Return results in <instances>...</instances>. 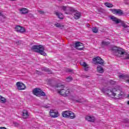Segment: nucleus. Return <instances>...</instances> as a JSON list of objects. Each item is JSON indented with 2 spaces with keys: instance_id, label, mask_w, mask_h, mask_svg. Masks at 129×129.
Here are the masks:
<instances>
[{
  "instance_id": "obj_1",
  "label": "nucleus",
  "mask_w": 129,
  "mask_h": 129,
  "mask_svg": "<svg viewBox=\"0 0 129 129\" xmlns=\"http://www.w3.org/2000/svg\"><path fill=\"white\" fill-rule=\"evenodd\" d=\"M107 93L112 96L115 99H119L123 96V92L118 88H114Z\"/></svg>"
},
{
  "instance_id": "obj_2",
  "label": "nucleus",
  "mask_w": 129,
  "mask_h": 129,
  "mask_svg": "<svg viewBox=\"0 0 129 129\" xmlns=\"http://www.w3.org/2000/svg\"><path fill=\"white\" fill-rule=\"evenodd\" d=\"M57 88V93L62 96H68L70 94V90L60 84H58L55 86Z\"/></svg>"
},
{
  "instance_id": "obj_3",
  "label": "nucleus",
  "mask_w": 129,
  "mask_h": 129,
  "mask_svg": "<svg viewBox=\"0 0 129 129\" xmlns=\"http://www.w3.org/2000/svg\"><path fill=\"white\" fill-rule=\"evenodd\" d=\"M31 50L36 53H38L40 54V55H42V56H47V53L44 51L45 48H44V46L42 45H33L31 47Z\"/></svg>"
},
{
  "instance_id": "obj_4",
  "label": "nucleus",
  "mask_w": 129,
  "mask_h": 129,
  "mask_svg": "<svg viewBox=\"0 0 129 129\" xmlns=\"http://www.w3.org/2000/svg\"><path fill=\"white\" fill-rule=\"evenodd\" d=\"M34 95L40 97V96H46V94L39 88H35L32 90Z\"/></svg>"
},
{
  "instance_id": "obj_5",
  "label": "nucleus",
  "mask_w": 129,
  "mask_h": 129,
  "mask_svg": "<svg viewBox=\"0 0 129 129\" xmlns=\"http://www.w3.org/2000/svg\"><path fill=\"white\" fill-rule=\"evenodd\" d=\"M61 10L65 12L67 15L71 14V12L74 11V8L69 7L62 6L61 7Z\"/></svg>"
},
{
  "instance_id": "obj_6",
  "label": "nucleus",
  "mask_w": 129,
  "mask_h": 129,
  "mask_svg": "<svg viewBox=\"0 0 129 129\" xmlns=\"http://www.w3.org/2000/svg\"><path fill=\"white\" fill-rule=\"evenodd\" d=\"M16 86L18 90H25V89L27 88L26 85H25V84L23 83L22 82H18L16 83Z\"/></svg>"
},
{
  "instance_id": "obj_7",
  "label": "nucleus",
  "mask_w": 129,
  "mask_h": 129,
  "mask_svg": "<svg viewBox=\"0 0 129 129\" xmlns=\"http://www.w3.org/2000/svg\"><path fill=\"white\" fill-rule=\"evenodd\" d=\"M93 62H95L94 64H100V65H103L104 64V61L102 58H100L99 56H97L93 58Z\"/></svg>"
},
{
  "instance_id": "obj_8",
  "label": "nucleus",
  "mask_w": 129,
  "mask_h": 129,
  "mask_svg": "<svg viewBox=\"0 0 129 129\" xmlns=\"http://www.w3.org/2000/svg\"><path fill=\"white\" fill-rule=\"evenodd\" d=\"M15 29L16 32H17V33H21V34H23V33H25L26 32V28L20 25L16 26Z\"/></svg>"
},
{
  "instance_id": "obj_9",
  "label": "nucleus",
  "mask_w": 129,
  "mask_h": 129,
  "mask_svg": "<svg viewBox=\"0 0 129 129\" xmlns=\"http://www.w3.org/2000/svg\"><path fill=\"white\" fill-rule=\"evenodd\" d=\"M110 11H111V13L113 14L114 15H119V16H122L123 15V12H122V10L120 9H110Z\"/></svg>"
},
{
  "instance_id": "obj_10",
  "label": "nucleus",
  "mask_w": 129,
  "mask_h": 129,
  "mask_svg": "<svg viewBox=\"0 0 129 129\" xmlns=\"http://www.w3.org/2000/svg\"><path fill=\"white\" fill-rule=\"evenodd\" d=\"M71 13H73L74 15V19H75L76 20H78V19H80V17H81V13H80V12L74 9V11H71Z\"/></svg>"
},
{
  "instance_id": "obj_11",
  "label": "nucleus",
  "mask_w": 129,
  "mask_h": 129,
  "mask_svg": "<svg viewBox=\"0 0 129 129\" xmlns=\"http://www.w3.org/2000/svg\"><path fill=\"white\" fill-rule=\"evenodd\" d=\"M49 114L51 117L53 118H55L56 117H58L59 116V112L58 111H55L54 110H50L49 111Z\"/></svg>"
},
{
  "instance_id": "obj_12",
  "label": "nucleus",
  "mask_w": 129,
  "mask_h": 129,
  "mask_svg": "<svg viewBox=\"0 0 129 129\" xmlns=\"http://www.w3.org/2000/svg\"><path fill=\"white\" fill-rule=\"evenodd\" d=\"M75 47L76 49H77V50H79V51H82V50H83V48H84V46H83V43L78 42L75 44Z\"/></svg>"
},
{
  "instance_id": "obj_13",
  "label": "nucleus",
  "mask_w": 129,
  "mask_h": 129,
  "mask_svg": "<svg viewBox=\"0 0 129 129\" xmlns=\"http://www.w3.org/2000/svg\"><path fill=\"white\" fill-rule=\"evenodd\" d=\"M124 54V51H122V49L120 48H118L117 50V52L115 54V56H117L118 57H120L121 55H123Z\"/></svg>"
},
{
  "instance_id": "obj_14",
  "label": "nucleus",
  "mask_w": 129,
  "mask_h": 129,
  "mask_svg": "<svg viewBox=\"0 0 129 129\" xmlns=\"http://www.w3.org/2000/svg\"><path fill=\"white\" fill-rule=\"evenodd\" d=\"M22 116L24 119L28 118L29 117V112H28V110L26 109L23 110Z\"/></svg>"
},
{
  "instance_id": "obj_15",
  "label": "nucleus",
  "mask_w": 129,
  "mask_h": 129,
  "mask_svg": "<svg viewBox=\"0 0 129 129\" xmlns=\"http://www.w3.org/2000/svg\"><path fill=\"white\" fill-rule=\"evenodd\" d=\"M85 119L88 120V121H90L91 122H94L95 120V118L94 116H87L85 117Z\"/></svg>"
},
{
  "instance_id": "obj_16",
  "label": "nucleus",
  "mask_w": 129,
  "mask_h": 129,
  "mask_svg": "<svg viewBox=\"0 0 129 129\" xmlns=\"http://www.w3.org/2000/svg\"><path fill=\"white\" fill-rule=\"evenodd\" d=\"M71 111H64L62 112V115L63 117H67V118H69V115L70 114Z\"/></svg>"
},
{
  "instance_id": "obj_17",
  "label": "nucleus",
  "mask_w": 129,
  "mask_h": 129,
  "mask_svg": "<svg viewBox=\"0 0 129 129\" xmlns=\"http://www.w3.org/2000/svg\"><path fill=\"white\" fill-rule=\"evenodd\" d=\"M19 11L22 15H26V14L29 13V10L27 8H23L20 9Z\"/></svg>"
},
{
  "instance_id": "obj_18",
  "label": "nucleus",
  "mask_w": 129,
  "mask_h": 129,
  "mask_svg": "<svg viewBox=\"0 0 129 129\" xmlns=\"http://www.w3.org/2000/svg\"><path fill=\"white\" fill-rule=\"evenodd\" d=\"M110 19L112 20V21H113V22H115L116 24H119V23L121 22L120 19H117V18L114 16L111 17Z\"/></svg>"
},
{
  "instance_id": "obj_19",
  "label": "nucleus",
  "mask_w": 129,
  "mask_h": 129,
  "mask_svg": "<svg viewBox=\"0 0 129 129\" xmlns=\"http://www.w3.org/2000/svg\"><path fill=\"white\" fill-rule=\"evenodd\" d=\"M118 77H119V78H120V79H123V80H125L127 79V78H129V76H128V75L121 74V75H119Z\"/></svg>"
},
{
  "instance_id": "obj_20",
  "label": "nucleus",
  "mask_w": 129,
  "mask_h": 129,
  "mask_svg": "<svg viewBox=\"0 0 129 129\" xmlns=\"http://www.w3.org/2000/svg\"><path fill=\"white\" fill-rule=\"evenodd\" d=\"M97 70L98 73H103L104 72V70H103V68L101 66H98L97 67Z\"/></svg>"
},
{
  "instance_id": "obj_21",
  "label": "nucleus",
  "mask_w": 129,
  "mask_h": 129,
  "mask_svg": "<svg viewBox=\"0 0 129 129\" xmlns=\"http://www.w3.org/2000/svg\"><path fill=\"white\" fill-rule=\"evenodd\" d=\"M109 44H110L109 41L103 40L101 42V47H104L105 46H108Z\"/></svg>"
},
{
  "instance_id": "obj_22",
  "label": "nucleus",
  "mask_w": 129,
  "mask_h": 129,
  "mask_svg": "<svg viewBox=\"0 0 129 129\" xmlns=\"http://www.w3.org/2000/svg\"><path fill=\"white\" fill-rule=\"evenodd\" d=\"M75 117H76V115H75V114L73 113V112L71 111L69 118H71V119H73L75 118Z\"/></svg>"
},
{
  "instance_id": "obj_23",
  "label": "nucleus",
  "mask_w": 129,
  "mask_h": 129,
  "mask_svg": "<svg viewBox=\"0 0 129 129\" xmlns=\"http://www.w3.org/2000/svg\"><path fill=\"white\" fill-rule=\"evenodd\" d=\"M118 49V47H112L111 50L112 52V53H113V54L115 55V54H116V52H117Z\"/></svg>"
},
{
  "instance_id": "obj_24",
  "label": "nucleus",
  "mask_w": 129,
  "mask_h": 129,
  "mask_svg": "<svg viewBox=\"0 0 129 129\" xmlns=\"http://www.w3.org/2000/svg\"><path fill=\"white\" fill-rule=\"evenodd\" d=\"M55 15H56L58 19H60L61 20H63V19H64V18L63 17V14H62L61 13L56 12Z\"/></svg>"
},
{
  "instance_id": "obj_25",
  "label": "nucleus",
  "mask_w": 129,
  "mask_h": 129,
  "mask_svg": "<svg viewBox=\"0 0 129 129\" xmlns=\"http://www.w3.org/2000/svg\"><path fill=\"white\" fill-rule=\"evenodd\" d=\"M42 71H45V72H47L48 74H52V72L47 69V68H43L42 69Z\"/></svg>"
},
{
  "instance_id": "obj_26",
  "label": "nucleus",
  "mask_w": 129,
  "mask_h": 129,
  "mask_svg": "<svg viewBox=\"0 0 129 129\" xmlns=\"http://www.w3.org/2000/svg\"><path fill=\"white\" fill-rule=\"evenodd\" d=\"M0 102H1V103H6V102H7V99L0 96Z\"/></svg>"
},
{
  "instance_id": "obj_27",
  "label": "nucleus",
  "mask_w": 129,
  "mask_h": 129,
  "mask_svg": "<svg viewBox=\"0 0 129 129\" xmlns=\"http://www.w3.org/2000/svg\"><path fill=\"white\" fill-rule=\"evenodd\" d=\"M55 27H56V28H63V27H64V26H63L62 25V24L57 23L54 24Z\"/></svg>"
},
{
  "instance_id": "obj_28",
  "label": "nucleus",
  "mask_w": 129,
  "mask_h": 129,
  "mask_svg": "<svg viewBox=\"0 0 129 129\" xmlns=\"http://www.w3.org/2000/svg\"><path fill=\"white\" fill-rule=\"evenodd\" d=\"M105 6H106L107 8H112V7H113V5L112 4H109L108 3H105Z\"/></svg>"
},
{
  "instance_id": "obj_29",
  "label": "nucleus",
  "mask_w": 129,
  "mask_h": 129,
  "mask_svg": "<svg viewBox=\"0 0 129 129\" xmlns=\"http://www.w3.org/2000/svg\"><path fill=\"white\" fill-rule=\"evenodd\" d=\"M92 30V32H93L95 34H96V33H98V28H97V27H93Z\"/></svg>"
},
{
  "instance_id": "obj_30",
  "label": "nucleus",
  "mask_w": 129,
  "mask_h": 129,
  "mask_svg": "<svg viewBox=\"0 0 129 129\" xmlns=\"http://www.w3.org/2000/svg\"><path fill=\"white\" fill-rule=\"evenodd\" d=\"M80 64L84 68L87 67V66H88V65H87V64L85 62H80Z\"/></svg>"
},
{
  "instance_id": "obj_31",
  "label": "nucleus",
  "mask_w": 129,
  "mask_h": 129,
  "mask_svg": "<svg viewBox=\"0 0 129 129\" xmlns=\"http://www.w3.org/2000/svg\"><path fill=\"white\" fill-rule=\"evenodd\" d=\"M73 79H72V77L70 76L67 78L66 81L67 82H70L71 81H72Z\"/></svg>"
},
{
  "instance_id": "obj_32",
  "label": "nucleus",
  "mask_w": 129,
  "mask_h": 129,
  "mask_svg": "<svg viewBox=\"0 0 129 129\" xmlns=\"http://www.w3.org/2000/svg\"><path fill=\"white\" fill-rule=\"evenodd\" d=\"M110 84H111L112 85H113L114 84H115V83H116V82L112 80L110 81Z\"/></svg>"
},
{
  "instance_id": "obj_33",
  "label": "nucleus",
  "mask_w": 129,
  "mask_h": 129,
  "mask_svg": "<svg viewBox=\"0 0 129 129\" xmlns=\"http://www.w3.org/2000/svg\"><path fill=\"white\" fill-rule=\"evenodd\" d=\"M38 13L41 15H44L45 14V12L44 11H42L41 10H38Z\"/></svg>"
},
{
  "instance_id": "obj_34",
  "label": "nucleus",
  "mask_w": 129,
  "mask_h": 129,
  "mask_svg": "<svg viewBox=\"0 0 129 129\" xmlns=\"http://www.w3.org/2000/svg\"><path fill=\"white\" fill-rule=\"evenodd\" d=\"M67 72H73V70H71L70 69H67L66 70Z\"/></svg>"
},
{
  "instance_id": "obj_35",
  "label": "nucleus",
  "mask_w": 129,
  "mask_h": 129,
  "mask_svg": "<svg viewBox=\"0 0 129 129\" xmlns=\"http://www.w3.org/2000/svg\"><path fill=\"white\" fill-rule=\"evenodd\" d=\"M122 27H123V28H127V25H126V24L123 23L122 24Z\"/></svg>"
},
{
  "instance_id": "obj_36",
  "label": "nucleus",
  "mask_w": 129,
  "mask_h": 129,
  "mask_svg": "<svg viewBox=\"0 0 129 129\" xmlns=\"http://www.w3.org/2000/svg\"><path fill=\"white\" fill-rule=\"evenodd\" d=\"M85 71H88V67H85Z\"/></svg>"
},
{
  "instance_id": "obj_37",
  "label": "nucleus",
  "mask_w": 129,
  "mask_h": 129,
  "mask_svg": "<svg viewBox=\"0 0 129 129\" xmlns=\"http://www.w3.org/2000/svg\"><path fill=\"white\" fill-rule=\"evenodd\" d=\"M76 102H79L80 103H81L82 101H81V100H77Z\"/></svg>"
},
{
  "instance_id": "obj_38",
  "label": "nucleus",
  "mask_w": 129,
  "mask_h": 129,
  "mask_svg": "<svg viewBox=\"0 0 129 129\" xmlns=\"http://www.w3.org/2000/svg\"><path fill=\"white\" fill-rule=\"evenodd\" d=\"M37 74H38V75H41V72H39L38 71H36Z\"/></svg>"
},
{
  "instance_id": "obj_39",
  "label": "nucleus",
  "mask_w": 129,
  "mask_h": 129,
  "mask_svg": "<svg viewBox=\"0 0 129 129\" xmlns=\"http://www.w3.org/2000/svg\"><path fill=\"white\" fill-rule=\"evenodd\" d=\"M3 16V14L0 12V16Z\"/></svg>"
},
{
  "instance_id": "obj_40",
  "label": "nucleus",
  "mask_w": 129,
  "mask_h": 129,
  "mask_svg": "<svg viewBox=\"0 0 129 129\" xmlns=\"http://www.w3.org/2000/svg\"><path fill=\"white\" fill-rule=\"evenodd\" d=\"M45 107H46V108H49V106H46Z\"/></svg>"
},
{
  "instance_id": "obj_41",
  "label": "nucleus",
  "mask_w": 129,
  "mask_h": 129,
  "mask_svg": "<svg viewBox=\"0 0 129 129\" xmlns=\"http://www.w3.org/2000/svg\"><path fill=\"white\" fill-rule=\"evenodd\" d=\"M127 103L128 105H129V101H127Z\"/></svg>"
},
{
  "instance_id": "obj_42",
  "label": "nucleus",
  "mask_w": 129,
  "mask_h": 129,
  "mask_svg": "<svg viewBox=\"0 0 129 129\" xmlns=\"http://www.w3.org/2000/svg\"><path fill=\"white\" fill-rule=\"evenodd\" d=\"M127 97H129V94H128Z\"/></svg>"
},
{
  "instance_id": "obj_43",
  "label": "nucleus",
  "mask_w": 129,
  "mask_h": 129,
  "mask_svg": "<svg viewBox=\"0 0 129 129\" xmlns=\"http://www.w3.org/2000/svg\"><path fill=\"white\" fill-rule=\"evenodd\" d=\"M126 59H129V57H127Z\"/></svg>"
},
{
  "instance_id": "obj_44",
  "label": "nucleus",
  "mask_w": 129,
  "mask_h": 129,
  "mask_svg": "<svg viewBox=\"0 0 129 129\" xmlns=\"http://www.w3.org/2000/svg\"><path fill=\"white\" fill-rule=\"evenodd\" d=\"M79 48H81V47H79Z\"/></svg>"
}]
</instances>
